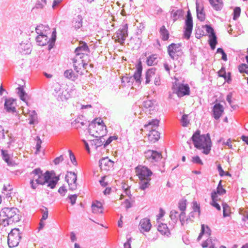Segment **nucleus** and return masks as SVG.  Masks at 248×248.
Returning <instances> with one entry per match:
<instances>
[{
    "label": "nucleus",
    "mask_w": 248,
    "mask_h": 248,
    "mask_svg": "<svg viewBox=\"0 0 248 248\" xmlns=\"http://www.w3.org/2000/svg\"><path fill=\"white\" fill-rule=\"evenodd\" d=\"M67 191V189L64 186H61L58 190L59 193L62 196H65Z\"/></svg>",
    "instance_id": "052dcab7"
},
{
    "label": "nucleus",
    "mask_w": 248,
    "mask_h": 248,
    "mask_svg": "<svg viewBox=\"0 0 248 248\" xmlns=\"http://www.w3.org/2000/svg\"><path fill=\"white\" fill-rule=\"evenodd\" d=\"M159 120L157 119L152 120V121L150 122L148 124H146L144 125V127H147L149 126H152V129H155L158 127L159 126Z\"/></svg>",
    "instance_id": "37998d69"
},
{
    "label": "nucleus",
    "mask_w": 248,
    "mask_h": 248,
    "mask_svg": "<svg viewBox=\"0 0 248 248\" xmlns=\"http://www.w3.org/2000/svg\"><path fill=\"white\" fill-rule=\"evenodd\" d=\"M155 105L156 104H155V102H154L150 100H147L144 101L142 105L143 108L145 110H148L149 111L155 109Z\"/></svg>",
    "instance_id": "c85d7f7f"
},
{
    "label": "nucleus",
    "mask_w": 248,
    "mask_h": 248,
    "mask_svg": "<svg viewBox=\"0 0 248 248\" xmlns=\"http://www.w3.org/2000/svg\"><path fill=\"white\" fill-rule=\"evenodd\" d=\"M181 46L180 44L172 43L169 46L168 51L170 56L173 59L175 56H178L181 53Z\"/></svg>",
    "instance_id": "f3484780"
},
{
    "label": "nucleus",
    "mask_w": 248,
    "mask_h": 248,
    "mask_svg": "<svg viewBox=\"0 0 248 248\" xmlns=\"http://www.w3.org/2000/svg\"><path fill=\"white\" fill-rule=\"evenodd\" d=\"M0 151L2 159L7 164L8 166H14L16 165L15 161L11 158L10 155L7 150L2 149Z\"/></svg>",
    "instance_id": "aec40b11"
},
{
    "label": "nucleus",
    "mask_w": 248,
    "mask_h": 248,
    "mask_svg": "<svg viewBox=\"0 0 248 248\" xmlns=\"http://www.w3.org/2000/svg\"><path fill=\"white\" fill-rule=\"evenodd\" d=\"M36 41L39 46H44L49 42L50 39L48 38L47 35H37Z\"/></svg>",
    "instance_id": "a878e982"
},
{
    "label": "nucleus",
    "mask_w": 248,
    "mask_h": 248,
    "mask_svg": "<svg viewBox=\"0 0 248 248\" xmlns=\"http://www.w3.org/2000/svg\"><path fill=\"white\" fill-rule=\"evenodd\" d=\"M38 123V119L36 116V114L34 111L32 112V124H34Z\"/></svg>",
    "instance_id": "0e129e2a"
},
{
    "label": "nucleus",
    "mask_w": 248,
    "mask_h": 248,
    "mask_svg": "<svg viewBox=\"0 0 248 248\" xmlns=\"http://www.w3.org/2000/svg\"><path fill=\"white\" fill-rule=\"evenodd\" d=\"M80 75L76 71V73H74L72 69L67 70L65 71L64 75L65 78L72 80H75L77 78L78 75Z\"/></svg>",
    "instance_id": "7c9ffc66"
},
{
    "label": "nucleus",
    "mask_w": 248,
    "mask_h": 248,
    "mask_svg": "<svg viewBox=\"0 0 248 248\" xmlns=\"http://www.w3.org/2000/svg\"><path fill=\"white\" fill-rule=\"evenodd\" d=\"M151 180V178L140 180V183L139 189L144 190L146 188H148L150 185V181Z\"/></svg>",
    "instance_id": "e433bc0d"
},
{
    "label": "nucleus",
    "mask_w": 248,
    "mask_h": 248,
    "mask_svg": "<svg viewBox=\"0 0 248 248\" xmlns=\"http://www.w3.org/2000/svg\"><path fill=\"white\" fill-rule=\"evenodd\" d=\"M50 31V28L47 26L42 24L39 25L35 28V32L37 35H47Z\"/></svg>",
    "instance_id": "4be33fe9"
},
{
    "label": "nucleus",
    "mask_w": 248,
    "mask_h": 248,
    "mask_svg": "<svg viewBox=\"0 0 248 248\" xmlns=\"http://www.w3.org/2000/svg\"><path fill=\"white\" fill-rule=\"evenodd\" d=\"M187 117H188L187 115H186V114L183 115V116L182 117V119H181L182 124V126L184 127L187 126L189 123V121L187 119Z\"/></svg>",
    "instance_id": "8fccbe9b"
},
{
    "label": "nucleus",
    "mask_w": 248,
    "mask_h": 248,
    "mask_svg": "<svg viewBox=\"0 0 248 248\" xmlns=\"http://www.w3.org/2000/svg\"><path fill=\"white\" fill-rule=\"evenodd\" d=\"M210 4L217 10H220L222 6L221 0H209Z\"/></svg>",
    "instance_id": "ea45409f"
},
{
    "label": "nucleus",
    "mask_w": 248,
    "mask_h": 248,
    "mask_svg": "<svg viewBox=\"0 0 248 248\" xmlns=\"http://www.w3.org/2000/svg\"><path fill=\"white\" fill-rule=\"evenodd\" d=\"M16 92L17 94L18 95L20 99L22 101L26 102V99L28 95L24 90V86L19 85V86L16 88Z\"/></svg>",
    "instance_id": "bb28decb"
},
{
    "label": "nucleus",
    "mask_w": 248,
    "mask_h": 248,
    "mask_svg": "<svg viewBox=\"0 0 248 248\" xmlns=\"http://www.w3.org/2000/svg\"><path fill=\"white\" fill-rule=\"evenodd\" d=\"M217 52L220 53L222 55L221 59L224 60V61H226L227 60V55L225 54V52L221 48H218L217 49Z\"/></svg>",
    "instance_id": "4d7b16f0"
},
{
    "label": "nucleus",
    "mask_w": 248,
    "mask_h": 248,
    "mask_svg": "<svg viewBox=\"0 0 248 248\" xmlns=\"http://www.w3.org/2000/svg\"><path fill=\"white\" fill-rule=\"evenodd\" d=\"M34 137L33 138V141H34V147H38L41 148V144L42 143V140L40 138V136H41L42 137L44 136V134H41L40 133H37L36 132L34 134Z\"/></svg>",
    "instance_id": "2f4dec72"
},
{
    "label": "nucleus",
    "mask_w": 248,
    "mask_h": 248,
    "mask_svg": "<svg viewBox=\"0 0 248 248\" xmlns=\"http://www.w3.org/2000/svg\"><path fill=\"white\" fill-rule=\"evenodd\" d=\"M191 161L193 163L200 164L201 165H203V163H202V161L201 160L200 158L198 155L193 157L192 158Z\"/></svg>",
    "instance_id": "bf43d9fd"
},
{
    "label": "nucleus",
    "mask_w": 248,
    "mask_h": 248,
    "mask_svg": "<svg viewBox=\"0 0 248 248\" xmlns=\"http://www.w3.org/2000/svg\"><path fill=\"white\" fill-rule=\"evenodd\" d=\"M99 166L102 170H108L109 169L111 162L108 158H103L100 161Z\"/></svg>",
    "instance_id": "cd10ccee"
},
{
    "label": "nucleus",
    "mask_w": 248,
    "mask_h": 248,
    "mask_svg": "<svg viewBox=\"0 0 248 248\" xmlns=\"http://www.w3.org/2000/svg\"><path fill=\"white\" fill-rule=\"evenodd\" d=\"M128 25L125 24L121 27L116 31L114 35V39L116 42L122 45L128 35L127 33Z\"/></svg>",
    "instance_id": "1a4fd4ad"
},
{
    "label": "nucleus",
    "mask_w": 248,
    "mask_h": 248,
    "mask_svg": "<svg viewBox=\"0 0 248 248\" xmlns=\"http://www.w3.org/2000/svg\"><path fill=\"white\" fill-rule=\"evenodd\" d=\"M193 28V21L192 16L190 12L188 10L187 13L186 19L185 21V30L184 32L185 37L187 39H189Z\"/></svg>",
    "instance_id": "f8f14e48"
},
{
    "label": "nucleus",
    "mask_w": 248,
    "mask_h": 248,
    "mask_svg": "<svg viewBox=\"0 0 248 248\" xmlns=\"http://www.w3.org/2000/svg\"><path fill=\"white\" fill-rule=\"evenodd\" d=\"M33 149L34 151L33 153V161H32V163L36 165L39 162V160L42 158L41 148L33 147Z\"/></svg>",
    "instance_id": "b1692460"
},
{
    "label": "nucleus",
    "mask_w": 248,
    "mask_h": 248,
    "mask_svg": "<svg viewBox=\"0 0 248 248\" xmlns=\"http://www.w3.org/2000/svg\"><path fill=\"white\" fill-rule=\"evenodd\" d=\"M173 89L178 96L182 97L189 94V87L187 84H179L176 89L173 85Z\"/></svg>",
    "instance_id": "dca6fc26"
},
{
    "label": "nucleus",
    "mask_w": 248,
    "mask_h": 248,
    "mask_svg": "<svg viewBox=\"0 0 248 248\" xmlns=\"http://www.w3.org/2000/svg\"><path fill=\"white\" fill-rule=\"evenodd\" d=\"M56 38V29H54V31L52 32V38H51L52 40H51V42L49 44V49H50L52 48V44L53 43H54V42L55 41Z\"/></svg>",
    "instance_id": "5fc2aeb1"
},
{
    "label": "nucleus",
    "mask_w": 248,
    "mask_h": 248,
    "mask_svg": "<svg viewBox=\"0 0 248 248\" xmlns=\"http://www.w3.org/2000/svg\"><path fill=\"white\" fill-rule=\"evenodd\" d=\"M206 28V31L209 33V42L210 46L212 49L215 48L217 44V36L214 29L209 25H205Z\"/></svg>",
    "instance_id": "2eb2a0df"
},
{
    "label": "nucleus",
    "mask_w": 248,
    "mask_h": 248,
    "mask_svg": "<svg viewBox=\"0 0 248 248\" xmlns=\"http://www.w3.org/2000/svg\"><path fill=\"white\" fill-rule=\"evenodd\" d=\"M97 124L99 125H105L103 120L100 118H95L94 119L91 124L97 125Z\"/></svg>",
    "instance_id": "6e6d98bb"
},
{
    "label": "nucleus",
    "mask_w": 248,
    "mask_h": 248,
    "mask_svg": "<svg viewBox=\"0 0 248 248\" xmlns=\"http://www.w3.org/2000/svg\"><path fill=\"white\" fill-rule=\"evenodd\" d=\"M77 197L78 196L76 194L71 195L68 196V198L70 201L72 205H74L76 203Z\"/></svg>",
    "instance_id": "13d9d810"
},
{
    "label": "nucleus",
    "mask_w": 248,
    "mask_h": 248,
    "mask_svg": "<svg viewBox=\"0 0 248 248\" xmlns=\"http://www.w3.org/2000/svg\"><path fill=\"white\" fill-rule=\"evenodd\" d=\"M182 10H178L173 14V21H176L179 17L182 15Z\"/></svg>",
    "instance_id": "603ef678"
},
{
    "label": "nucleus",
    "mask_w": 248,
    "mask_h": 248,
    "mask_svg": "<svg viewBox=\"0 0 248 248\" xmlns=\"http://www.w3.org/2000/svg\"><path fill=\"white\" fill-rule=\"evenodd\" d=\"M68 152L69 153L70 158L71 162L74 165H76V159L74 155L73 154V153L70 150H69Z\"/></svg>",
    "instance_id": "69168bd1"
},
{
    "label": "nucleus",
    "mask_w": 248,
    "mask_h": 248,
    "mask_svg": "<svg viewBox=\"0 0 248 248\" xmlns=\"http://www.w3.org/2000/svg\"><path fill=\"white\" fill-rule=\"evenodd\" d=\"M157 230L162 234L168 236L170 234V231L166 224L161 223L158 226Z\"/></svg>",
    "instance_id": "f704fd0d"
},
{
    "label": "nucleus",
    "mask_w": 248,
    "mask_h": 248,
    "mask_svg": "<svg viewBox=\"0 0 248 248\" xmlns=\"http://www.w3.org/2000/svg\"><path fill=\"white\" fill-rule=\"evenodd\" d=\"M19 213V210L16 207L3 208L0 212V217H5L2 219V223L4 224V226L18 222L21 217Z\"/></svg>",
    "instance_id": "20e7f679"
},
{
    "label": "nucleus",
    "mask_w": 248,
    "mask_h": 248,
    "mask_svg": "<svg viewBox=\"0 0 248 248\" xmlns=\"http://www.w3.org/2000/svg\"><path fill=\"white\" fill-rule=\"evenodd\" d=\"M148 140L151 143H155L160 139V133L155 129H152L148 135Z\"/></svg>",
    "instance_id": "5701e85b"
},
{
    "label": "nucleus",
    "mask_w": 248,
    "mask_h": 248,
    "mask_svg": "<svg viewBox=\"0 0 248 248\" xmlns=\"http://www.w3.org/2000/svg\"><path fill=\"white\" fill-rule=\"evenodd\" d=\"M60 180L59 176H56L54 171L46 170L44 173L40 168H36L32 170V187L34 184L46 185L50 189L55 187Z\"/></svg>",
    "instance_id": "f257e3e1"
},
{
    "label": "nucleus",
    "mask_w": 248,
    "mask_h": 248,
    "mask_svg": "<svg viewBox=\"0 0 248 248\" xmlns=\"http://www.w3.org/2000/svg\"><path fill=\"white\" fill-rule=\"evenodd\" d=\"M63 160V157L62 155H60L59 157H56L53 160V162L55 165H57L59 164L60 162H62Z\"/></svg>",
    "instance_id": "e2e57ef3"
},
{
    "label": "nucleus",
    "mask_w": 248,
    "mask_h": 248,
    "mask_svg": "<svg viewBox=\"0 0 248 248\" xmlns=\"http://www.w3.org/2000/svg\"><path fill=\"white\" fill-rule=\"evenodd\" d=\"M31 43L22 42L20 44V52L22 55H29L31 53Z\"/></svg>",
    "instance_id": "412c9836"
},
{
    "label": "nucleus",
    "mask_w": 248,
    "mask_h": 248,
    "mask_svg": "<svg viewBox=\"0 0 248 248\" xmlns=\"http://www.w3.org/2000/svg\"><path fill=\"white\" fill-rule=\"evenodd\" d=\"M136 175L138 176L140 180H143L150 178L152 175V172L147 167L139 165L135 169Z\"/></svg>",
    "instance_id": "9b49d317"
},
{
    "label": "nucleus",
    "mask_w": 248,
    "mask_h": 248,
    "mask_svg": "<svg viewBox=\"0 0 248 248\" xmlns=\"http://www.w3.org/2000/svg\"><path fill=\"white\" fill-rule=\"evenodd\" d=\"M2 100L4 101V109L7 112L12 114L17 112L16 108L17 105L16 99L4 96L2 97Z\"/></svg>",
    "instance_id": "6e6552de"
},
{
    "label": "nucleus",
    "mask_w": 248,
    "mask_h": 248,
    "mask_svg": "<svg viewBox=\"0 0 248 248\" xmlns=\"http://www.w3.org/2000/svg\"><path fill=\"white\" fill-rule=\"evenodd\" d=\"M165 214V212L164 210L162 208H160L159 209V213L156 216L157 220H159L162 217L164 216Z\"/></svg>",
    "instance_id": "338daca9"
},
{
    "label": "nucleus",
    "mask_w": 248,
    "mask_h": 248,
    "mask_svg": "<svg viewBox=\"0 0 248 248\" xmlns=\"http://www.w3.org/2000/svg\"><path fill=\"white\" fill-rule=\"evenodd\" d=\"M46 0H37L35 7L38 9H42L46 5Z\"/></svg>",
    "instance_id": "09e8293b"
},
{
    "label": "nucleus",
    "mask_w": 248,
    "mask_h": 248,
    "mask_svg": "<svg viewBox=\"0 0 248 248\" xmlns=\"http://www.w3.org/2000/svg\"><path fill=\"white\" fill-rule=\"evenodd\" d=\"M211 233V231L210 228L207 226H205L204 225L202 224V225L201 232L198 236V240H200L202 236L204 234L206 235L207 236H210Z\"/></svg>",
    "instance_id": "c9c22d12"
},
{
    "label": "nucleus",
    "mask_w": 248,
    "mask_h": 248,
    "mask_svg": "<svg viewBox=\"0 0 248 248\" xmlns=\"http://www.w3.org/2000/svg\"><path fill=\"white\" fill-rule=\"evenodd\" d=\"M222 205L223 207V216L226 217L230 216L231 214V208L230 206L225 202H223Z\"/></svg>",
    "instance_id": "79ce46f5"
},
{
    "label": "nucleus",
    "mask_w": 248,
    "mask_h": 248,
    "mask_svg": "<svg viewBox=\"0 0 248 248\" xmlns=\"http://www.w3.org/2000/svg\"><path fill=\"white\" fill-rule=\"evenodd\" d=\"M200 133V130L196 131L192 137V140L196 148L202 150L203 154L208 155L210 152L212 146L210 136L208 134L201 135Z\"/></svg>",
    "instance_id": "7ed1b4c3"
},
{
    "label": "nucleus",
    "mask_w": 248,
    "mask_h": 248,
    "mask_svg": "<svg viewBox=\"0 0 248 248\" xmlns=\"http://www.w3.org/2000/svg\"><path fill=\"white\" fill-rule=\"evenodd\" d=\"M42 212H43V214L42 215V220H46L48 217V210L46 208H44L42 209Z\"/></svg>",
    "instance_id": "680f3d73"
},
{
    "label": "nucleus",
    "mask_w": 248,
    "mask_h": 248,
    "mask_svg": "<svg viewBox=\"0 0 248 248\" xmlns=\"http://www.w3.org/2000/svg\"><path fill=\"white\" fill-rule=\"evenodd\" d=\"M159 32L162 40L167 41L168 40L169 38V32L164 26H162L160 28Z\"/></svg>",
    "instance_id": "4c0bfd02"
},
{
    "label": "nucleus",
    "mask_w": 248,
    "mask_h": 248,
    "mask_svg": "<svg viewBox=\"0 0 248 248\" xmlns=\"http://www.w3.org/2000/svg\"><path fill=\"white\" fill-rule=\"evenodd\" d=\"M196 9L198 18L200 19L201 21H203L205 18V14L203 12V9H202L201 11H199V7L197 4L196 6Z\"/></svg>",
    "instance_id": "49530a36"
},
{
    "label": "nucleus",
    "mask_w": 248,
    "mask_h": 248,
    "mask_svg": "<svg viewBox=\"0 0 248 248\" xmlns=\"http://www.w3.org/2000/svg\"><path fill=\"white\" fill-rule=\"evenodd\" d=\"M92 138H93L92 136H87L86 137V140L84 139L82 140L85 144L86 149L89 153H90V150L88 142H90L92 148L96 150L97 147L102 146L105 141V139H104L103 137L100 138H94L93 139Z\"/></svg>",
    "instance_id": "423d86ee"
},
{
    "label": "nucleus",
    "mask_w": 248,
    "mask_h": 248,
    "mask_svg": "<svg viewBox=\"0 0 248 248\" xmlns=\"http://www.w3.org/2000/svg\"><path fill=\"white\" fill-rule=\"evenodd\" d=\"M21 234L19 229L17 228L11 230L7 238L8 245L10 248H15L18 245L22 238Z\"/></svg>",
    "instance_id": "39448f33"
},
{
    "label": "nucleus",
    "mask_w": 248,
    "mask_h": 248,
    "mask_svg": "<svg viewBox=\"0 0 248 248\" xmlns=\"http://www.w3.org/2000/svg\"><path fill=\"white\" fill-rule=\"evenodd\" d=\"M92 209V212L94 214H99L103 213L102 204L98 201H96L93 202Z\"/></svg>",
    "instance_id": "393cba45"
},
{
    "label": "nucleus",
    "mask_w": 248,
    "mask_h": 248,
    "mask_svg": "<svg viewBox=\"0 0 248 248\" xmlns=\"http://www.w3.org/2000/svg\"><path fill=\"white\" fill-rule=\"evenodd\" d=\"M186 200H182L179 202V208L181 211V213L180 215V217H181L182 216H184L185 214V211L186 209Z\"/></svg>",
    "instance_id": "58836bf2"
},
{
    "label": "nucleus",
    "mask_w": 248,
    "mask_h": 248,
    "mask_svg": "<svg viewBox=\"0 0 248 248\" xmlns=\"http://www.w3.org/2000/svg\"><path fill=\"white\" fill-rule=\"evenodd\" d=\"M239 70L241 73H246L248 74V64L245 63L241 64L239 66Z\"/></svg>",
    "instance_id": "de8ad7c7"
},
{
    "label": "nucleus",
    "mask_w": 248,
    "mask_h": 248,
    "mask_svg": "<svg viewBox=\"0 0 248 248\" xmlns=\"http://www.w3.org/2000/svg\"><path fill=\"white\" fill-rule=\"evenodd\" d=\"M139 227L141 232H149L152 227L150 220L148 218H144L141 219L139 223Z\"/></svg>",
    "instance_id": "6ab92c4d"
},
{
    "label": "nucleus",
    "mask_w": 248,
    "mask_h": 248,
    "mask_svg": "<svg viewBox=\"0 0 248 248\" xmlns=\"http://www.w3.org/2000/svg\"><path fill=\"white\" fill-rule=\"evenodd\" d=\"M241 13V9L240 7H235L233 10V19L236 20L239 17Z\"/></svg>",
    "instance_id": "3c124183"
},
{
    "label": "nucleus",
    "mask_w": 248,
    "mask_h": 248,
    "mask_svg": "<svg viewBox=\"0 0 248 248\" xmlns=\"http://www.w3.org/2000/svg\"><path fill=\"white\" fill-rule=\"evenodd\" d=\"M211 205L214 207H215L218 211H220L221 207L220 205L217 203V202L219 201L220 199L218 197L217 195H216V194L215 193H211Z\"/></svg>",
    "instance_id": "473e14b6"
},
{
    "label": "nucleus",
    "mask_w": 248,
    "mask_h": 248,
    "mask_svg": "<svg viewBox=\"0 0 248 248\" xmlns=\"http://www.w3.org/2000/svg\"><path fill=\"white\" fill-rule=\"evenodd\" d=\"M82 26L81 17L78 16L73 22V26L75 29H78Z\"/></svg>",
    "instance_id": "a18cd8bd"
},
{
    "label": "nucleus",
    "mask_w": 248,
    "mask_h": 248,
    "mask_svg": "<svg viewBox=\"0 0 248 248\" xmlns=\"http://www.w3.org/2000/svg\"><path fill=\"white\" fill-rule=\"evenodd\" d=\"M224 111L223 106L216 99L212 109V116L215 120H218L222 116Z\"/></svg>",
    "instance_id": "4468645a"
},
{
    "label": "nucleus",
    "mask_w": 248,
    "mask_h": 248,
    "mask_svg": "<svg viewBox=\"0 0 248 248\" xmlns=\"http://www.w3.org/2000/svg\"><path fill=\"white\" fill-rule=\"evenodd\" d=\"M117 137L116 136H111L110 137L104 144V146H106L108 145L113 140H116Z\"/></svg>",
    "instance_id": "774afa93"
},
{
    "label": "nucleus",
    "mask_w": 248,
    "mask_h": 248,
    "mask_svg": "<svg viewBox=\"0 0 248 248\" xmlns=\"http://www.w3.org/2000/svg\"><path fill=\"white\" fill-rule=\"evenodd\" d=\"M122 188L124 190V192L125 194L127 195L128 197H130L131 194L129 191V186L125 183H123L122 185Z\"/></svg>",
    "instance_id": "864d4df0"
},
{
    "label": "nucleus",
    "mask_w": 248,
    "mask_h": 248,
    "mask_svg": "<svg viewBox=\"0 0 248 248\" xmlns=\"http://www.w3.org/2000/svg\"><path fill=\"white\" fill-rule=\"evenodd\" d=\"M147 159L151 162L157 161L162 158V155L156 151L149 150L144 153Z\"/></svg>",
    "instance_id": "a211bd4d"
},
{
    "label": "nucleus",
    "mask_w": 248,
    "mask_h": 248,
    "mask_svg": "<svg viewBox=\"0 0 248 248\" xmlns=\"http://www.w3.org/2000/svg\"><path fill=\"white\" fill-rule=\"evenodd\" d=\"M65 179L67 183L69 189L71 190H75L77 187V174L72 172H67L65 175Z\"/></svg>",
    "instance_id": "ddd939ff"
},
{
    "label": "nucleus",
    "mask_w": 248,
    "mask_h": 248,
    "mask_svg": "<svg viewBox=\"0 0 248 248\" xmlns=\"http://www.w3.org/2000/svg\"><path fill=\"white\" fill-rule=\"evenodd\" d=\"M145 78L146 84H148L151 81L154 80L155 84L158 85L160 82V78L158 75L156 73V70L155 68H151L147 71Z\"/></svg>",
    "instance_id": "9d476101"
},
{
    "label": "nucleus",
    "mask_w": 248,
    "mask_h": 248,
    "mask_svg": "<svg viewBox=\"0 0 248 248\" xmlns=\"http://www.w3.org/2000/svg\"><path fill=\"white\" fill-rule=\"evenodd\" d=\"M158 56L156 54H153L147 58L146 63L149 66L156 64L158 62Z\"/></svg>",
    "instance_id": "72a5a7b5"
},
{
    "label": "nucleus",
    "mask_w": 248,
    "mask_h": 248,
    "mask_svg": "<svg viewBox=\"0 0 248 248\" xmlns=\"http://www.w3.org/2000/svg\"><path fill=\"white\" fill-rule=\"evenodd\" d=\"M76 57L74 59V69L80 74L87 72L86 67L90 62L89 53V48L86 43L80 42L78 46L75 50Z\"/></svg>",
    "instance_id": "f03ea898"
},
{
    "label": "nucleus",
    "mask_w": 248,
    "mask_h": 248,
    "mask_svg": "<svg viewBox=\"0 0 248 248\" xmlns=\"http://www.w3.org/2000/svg\"><path fill=\"white\" fill-rule=\"evenodd\" d=\"M89 135L93 138H102L107 133L106 125L90 124L89 128Z\"/></svg>",
    "instance_id": "0eeeda50"
},
{
    "label": "nucleus",
    "mask_w": 248,
    "mask_h": 248,
    "mask_svg": "<svg viewBox=\"0 0 248 248\" xmlns=\"http://www.w3.org/2000/svg\"><path fill=\"white\" fill-rule=\"evenodd\" d=\"M142 68L141 63H139L137 67V70L134 75V78L138 83L141 82V77Z\"/></svg>",
    "instance_id": "c756f323"
},
{
    "label": "nucleus",
    "mask_w": 248,
    "mask_h": 248,
    "mask_svg": "<svg viewBox=\"0 0 248 248\" xmlns=\"http://www.w3.org/2000/svg\"><path fill=\"white\" fill-rule=\"evenodd\" d=\"M60 99L62 101H66L71 97V95L69 91L67 90L63 91L61 95H60Z\"/></svg>",
    "instance_id": "c03bdc74"
},
{
    "label": "nucleus",
    "mask_w": 248,
    "mask_h": 248,
    "mask_svg": "<svg viewBox=\"0 0 248 248\" xmlns=\"http://www.w3.org/2000/svg\"><path fill=\"white\" fill-rule=\"evenodd\" d=\"M226 190L223 187V186L221 185V181H220L218 186L217 188L216 191H214L212 193H215L216 195H221L226 193Z\"/></svg>",
    "instance_id": "a19ab883"
}]
</instances>
